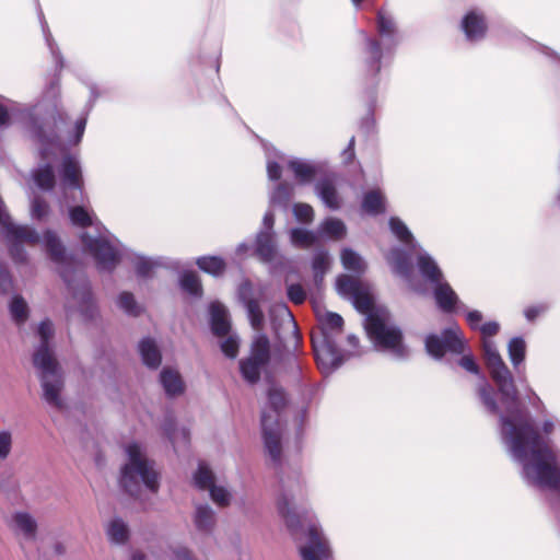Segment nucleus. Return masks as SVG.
<instances>
[{"label": "nucleus", "mask_w": 560, "mask_h": 560, "mask_svg": "<svg viewBox=\"0 0 560 560\" xmlns=\"http://www.w3.org/2000/svg\"><path fill=\"white\" fill-rule=\"evenodd\" d=\"M482 352L493 384L482 376L477 397L488 415L498 417L501 441L510 457L522 466L523 481L528 487H559L557 456L533 425L495 342L482 338Z\"/></svg>", "instance_id": "f257e3e1"}, {"label": "nucleus", "mask_w": 560, "mask_h": 560, "mask_svg": "<svg viewBox=\"0 0 560 560\" xmlns=\"http://www.w3.org/2000/svg\"><path fill=\"white\" fill-rule=\"evenodd\" d=\"M38 19L58 74L45 88L36 104L24 106L22 120L30 138L38 145L40 159L48 161L61 148L60 127L66 125L68 119L67 114L60 107L59 72L65 67V58L50 33L40 8L38 9Z\"/></svg>", "instance_id": "f03ea898"}, {"label": "nucleus", "mask_w": 560, "mask_h": 560, "mask_svg": "<svg viewBox=\"0 0 560 560\" xmlns=\"http://www.w3.org/2000/svg\"><path fill=\"white\" fill-rule=\"evenodd\" d=\"M280 490L277 511L298 545L302 560H328L331 556L329 542L313 512L299 513L296 506L307 498V487L300 470L284 475L279 471Z\"/></svg>", "instance_id": "7ed1b4c3"}, {"label": "nucleus", "mask_w": 560, "mask_h": 560, "mask_svg": "<svg viewBox=\"0 0 560 560\" xmlns=\"http://www.w3.org/2000/svg\"><path fill=\"white\" fill-rule=\"evenodd\" d=\"M48 259L66 283L72 298L78 303V312L84 322L93 320L97 314V305L92 294L91 284L82 270L81 260L69 253L61 240L52 230H46L40 237Z\"/></svg>", "instance_id": "20e7f679"}, {"label": "nucleus", "mask_w": 560, "mask_h": 560, "mask_svg": "<svg viewBox=\"0 0 560 560\" xmlns=\"http://www.w3.org/2000/svg\"><path fill=\"white\" fill-rule=\"evenodd\" d=\"M37 335L39 343L33 352L32 361L40 382L42 398L50 408L62 410L65 401L61 394L65 387V378L50 347V339L54 335L52 323L49 319H43L38 324Z\"/></svg>", "instance_id": "39448f33"}, {"label": "nucleus", "mask_w": 560, "mask_h": 560, "mask_svg": "<svg viewBox=\"0 0 560 560\" xmlns=\"http://www.w3.org/2000/svg\"><path fill=\"white\" fill-rule=\"evenodd\" d=\"M376 35L361 31L363 43L361 48L362 73L375 81L383 68L384 60L392 57L399 44V31L395 18L385 9L376 13Z\"/></svg>", "instance_id": "423d86ee"}, {"label": "nucleus", "mask_w": 560, "mask_h": 560, "mask_svg": "<svg viewBox=\"0 0 560 560\" xmlns=\"http://www.w3.org/2000/svg\"><path fill=\"white\" fill-rule=\"evenodd\" d=\"M267 409L260 417L264 448L270 464L277 470L282 469V424L280 415L287 408L289 398L285 389L270 382L267 388Z\"/></svg>", "instance_id": "0eeeda50"}, {"label": "nucleus", "mask_w": 560, "mask_h": 560, "mask_svg": "<svg viewBox=\"0 0 560 560\" xmlns=\"http://www.w3.org/2000/svg\"><path fill=\"white\" fill-rule=\"evenodd\" d=\"M319 336H312V345L318 368L324 374H330L346 360L354 355L342 352L337 345V337L342 334L343 318L338 313L326 312L319 316Z\"/></svg>", "instance_id": "6e6552de"}, {"label": "nucleus", "mask_w": 560, "mask_h": 560, "mask_svg": "<svg viewBox=\"0 0 560 560\" xmlns=\"http://www.w3.org/2000/svg\"><path fill=\"white\" fill-rule=\"evenodd\" d=\"M128 460L120 468L119 486L130 497H138L143 485L151 492L159 490V475L154 469V462L147 458L141 446L132 442L125 448Z\"/></svg>", "instance_id": "1a4fd4ad"}, {"label": "nucleus", "mask_w": 560, "mask_h": 560, "mask_svg": "<svg viewBox=\"0 0 560 560\" xmlns=\"http://www.w3.org/2000/svg\"><path fill=\"white\" fill-rule=\"evenodd\" d=\"M387 312H372L364 319L366 335L378 351L390 353L398 361H406L410 357V349L404 342L400 327L388 324Z\"/></svg>", "instance_id": "9d476101"}, {"label": "nucleus", "mask_w": 560, "mask_h": 560, "mask_svg": "<svg viewBox=\"0 0 560 560\" xmlns=\"http://www.w3.org/2000/svg\"><path fill=\"white\" fill-rule=\"evenodd\" d=\"M427 354L435 361H444L450 368H454V362L446 358V354H463L468 349L467 340L458 326L454 323L440 332H430L423 340Z\"/></svg>", "instance_id": "9b49d317"}, {"label": "nucleus", "mask_w": 560, "mask_h": 560, "mask_svg": "<svg viewBox=\"0 0 560 560\" xmlns=\"http://www.w3.org/2000/svg\"><path fill=\"white\" fill-rule=\"evenodd\" d=\"M270 359L271 346L268 336L264 332L256 334L250 342L248 357L241 359L238 362L242 378L249 385L257 384Z\"/></svg>", "instance_id": "f8f14e48"}, {"label": "nucleus", "mask_w": 560, "mask_h": 560, "mask_svg": "<svg viewBox=\"0 0 560 560\" xmlns=\"http://www.w3.org/2000/svg\"><path fill=\"white\" fill-rule=\"evenodd\" d=\"M82 243L95 260L97 270L113 272L121 260V249L118 240L104 235L92 236L83 233Z\"/></svg>", "instance_id": "ddd939ff"}, {"label": "nucleus", "mask_w": 560, "mask_h": 560, "mask_svg": "<svg viewBox=\"0 0 560 560\" xmlns=\"http://www.w3.org/2000/svg\"><path fill=\"white\" fill-rule=\"evenodd\" d=\"M275 236V233L258 231L255 238V254L260 261L270 265V273H276L284 260V257L278 253Z\"/></svg>", "instance_id": "4468645a"}, {"label": "nucleus", "mask_w": 560, "mask_h": 560, "mask_svg": "<svg viewBox=\"0 0 560 560\" xmlns=\"http://www.w3.org/2000/svg\"><path fill=\"white\" fill-rule=\"evenodd\" d=\"M60 177V186L63 192L69 189L78 190L81 199L83 198V176L80 161L71 155L66 154L62 158L58 170Z\"/></svg>", "instance_id": "2eb2a0df"}, {"label": "nucleus", "mask_w": 560, "mask_h": 560, "mask_svg": "<svg viewBox=\"0 0 560 560\" xmlns=\"http://www.w3.org/2000/svg\"><path fill=\"white\" fill-rule=\"evenodd\" d=\"M386 260L394 275L406 281L415 292H422L418 287L412 284V262L409 250L399 246L393 247L388 252Z\"/></svg>", "instance_id": "dca6fc26"}, {"label": "nucleus", "mask_w": 560, "mask_h": 560, "mask_svg": "<svg viewBox=\"0 0 560 560\" xmlns=\"http://www.w3.org/2000/svg\"><path fill=\"white\" fill-rule=\"evenodd\" d=\"M460 30L465 39L469 43H479L486 38L488 23L483 12L479 10H469L460 20Z\"/></svg>", "instance_id": "f3484780"}, {"label": "nucleus", "mask_w": 560, "mask_h": 560, "mask_svg": "<svg viewBox=\"0 0 560 560\" xmlns=\"http://www.w3.org/2000/svg\"><path fill=\"white\" fill-rule=\"evenodd\" d=\"M288 167L293 173L298 184L304 186L312 184L317 176L323 174L325 163L293 158L288 162Z\"/></svg>", "instance_id": "a211bd4d"}, {"label": "nucleus", "mask_w": 560, "mask_h": 560, "mask_svg": "<svg viewBox=\"0 0 560 560\" xmlns=\"http://www.w3.org/2000/svg\"><path fill=\"white\" fill-rule=\"evenodd\" d=\"M416 266L421 278L431 287L444 280L442 269L436 260L421 246L417 250Z\"/></svg>", "instance_id": "6ab92c4d"}, {"label": "nucleus", "mask_w": 560, "mask_h": 560, "mask_svg": "<svg viewBox=\"0 0 560 560\" xmlns=\"http://www.w3.org/2000/svg\"><path fill=\"white\" fill-rule=\"evenodd\" d=\"M84 84L90 91V96L84 107V115L75 120L72 131L67 135V142L69 144H78L82 140L86 127L88 115L94 107L97 98L101 96L98 88L94 82L84 81Z\"/></svg>", "instance_id": "aec40b11"}, {"label": "nucleus", "mask_w": 560, "mask_h": 560, "mask_svg": "<svg viewBox=\"0 0 560 560\" xmlns=\"http://www.w3.org/2000/svg\"><path fill=\"white\" fill-rule=\"evenodd\" d=\"M365 81V101H366V114L361 119L360 128L365 131L366 133H370L375 128V118H374V110L376 106V100H377V86L380 83V77L377 75L375 78V81L368 77L363 75Z\"/></svg>", "instance_id": "412c9836"}, {"label": "nucleus", "mask_w": 560, "mask_h": 560, "mask_svg": "<svg viewBox=\"0 0 560 560\" xmlns=\"http://www.w3.org/2000/svg\"><path fill=\"white\" fill-rule=\"evenodd\" d=\"M209 325L212 334L218 337L229 335L231 319L228 308L220 302L213 301L208 306Z\"/></svg>", "instance_id": "4be33fe9"}, {"label": "nucleus", "mask_w": 560, "mask_h": 560, "mask_svg": "<svg viewBox=\"0 0 560 560\" xmlns=\"http://www.w3.org/2000/svg\"><path fill=\"white\" fill-rule=\"evenodd\" d=\"M432 294L436 306L443 313H453L460 305L457 293L452 289L446 279L432 287Z\"/></svg>", "instance_id": "5701e85b"}, {"label": "nucleus", "mask_w": 560, "mask_h": 560, "mask_svg": "<svg viewBox=\"0 0 560 560\" xmlns=\"http://www.w3.org/2000/svg\"><path fill=\"white\" fill-rule=\"evenodd\" d=\"M142 364L152 371L158 370L162 364V351L152 337H143L137 346Z\"/></svg>", "instance_id": "b1692460"}, {"label": "nucleus", "mask_w": 560, "mask_h": 560, "mask_svg": "<svg viewBox=\"0 0 560 560\" xmlns=\"http://www.w3.org/2000/svg\"><path fill=\"white\" fill-rule=\"evenodd\" d=\"M192 523L199 534L210 536L217 524V513L208 503H198L195 505Z\"/></svg>", "instance_id": "393cba45"}, {"label": "nucleus", "mask_w": 560, "mask_h": 560, "mask_svg": "<svg viewBox=\"0 0 560 560\" xmlns=\"http://www.w3.org/2000/svg\"><path fill=\"white\" fill-rule=\"evenodd\" d=\"M159 382L168 398L178 397L185 392V383L175 369L163 368L159 374Z\"/></svg>", "instance_id": "a878e982"}, {"label": "nucleus", "mask_w": 560, "mask_h": 560, "mask_svg": "<svg viewBox=\"0 0 560 560\" xmlns=\"http://www.w3.org/2000/svg\"><path fill=\"white\" fill-rule=\"evenodd\" d=\"M316 196L330 210H338L341 206L340 197L331 178L322 177L314 186Z\"/></svg>", "instance_id": "bb28decb"}, {"label": "nucleus", "mask_w": 560, "mask_h": 560, "mask_svg": "<svg viewBox=\"0 0 560 560\" xmlns=\"http://www.w3.org/2000/svg\"><path fill=\"white\" fill-rule=\"evenodd\" d=\"M130 261L133 265L136 275L138 278L148 279L152 277V272L155 268L167 267L172 268L174 265H166L162 257L151 258L141 254H132Z\"/></svg>", "instance_id": "cd10ccee"}, {"label": "nucleus", "mask_w": 560, "mask_h": 560, "mask_svg": "<svg viewBox=\"0 0 560 560\" xmlns=\"http://www.w3.org/2000/svg\"><path fill=\"white\" fill-rule=\"evenodd\" d=\"M362 210L369 215L376 217L386 211V199L380 189H371L363 194L361 200Z\"/></svg>", "instance_id": "c85d7f7f"}, {"label": "nucleus", "mask_w": 560, "mask_h": 560, "mask_svg": "<svg viewBox=\"0 0 560 560\" xmlns=\"http://www.w3.org/2000/svg\"><path fill=\"white\" fill-rule=\"evenodd\" d=\"M294 187L289 183H279L269 191L270 208H278L284 212L289 210Z\"/></svg>", "instance_id": "c756f323"}, {"label": "nucleus", "mask_w": 560, "mask_h": 560, "mask_svg": "<svg viewBox=\"0 0 560 560\" xmlns=\"http://www.w3.org/2000/svg\"><path fill=\"white\" fill-rule=\"evenodd\" d=\"M32 178L35 185L43 191H52L56 186L54 166L46 162L32 171Z\"/></svg>", "instance_id": "7c9ffc66"}, {"label": "nucleus", "mask_w": 560, "mask_h": 560, "mask_svg": "<svg viewBox=\"0 0 560 560\" xmlns=\"http://www.w3.org/2000/svg\"><path fill=\"white\" fill-rule=\"evenodd\" d=\"M388 228L397 240L406 244L409 250L413 252L420 248V244L415 240L407 224L398 217H390Z\"/></svg>", "instance_id": "2f4dec72"}, {"label": "nucleus", "mask_w": 560, "mask_h": 560, "mask_svg": "<svg viewBox=\"0 0 560 560\" xmlns=\"http://www.w3.org/2000/svg\"><path fill=\"white\" fill-rule=\"evenodd\" d=\"M527 345L522 336H515L508 342V355L513 369L521 373V365L526 358Z\"/></svg>", "instance_id": "473e14b6"}, {"label": "nucleus", "mask_w": 560, "mask_h": 560, "mask_svg": "<svg viewBox=\"0 0 560 560\" xmlns=\"http://www.w3.org/2000/svg\"><path fill=\"white\" fill-rule=\"evenodd\" d=\"M14 528L23 534L26 539H35L37 533V522L27 512H15L12 514Z\"/></svg>", "instance_id": "72a5a7b5"}, {"label": "nucleus", "mask_w": 560, "mask_h": 560, "mask_svg": "<svg viewBox=\"0 0 560 560\" xmlns=\"http://www.w3.org/2000/svg\"><path fill=\"white\" fill-rule=\"evenodd\" d=\"M318 236H327L335 240H341L347 234V226L340 219L326 218L318 226Z\"/></svg>", "instance_id": "f704fd0d"}, {"label": "nucleus", "mask_w": 560, "mask_h": 560, "mask_svg": "<svg viewBox=\"0 0 560 560\" xmlns=\"http://www.w3.org/2000/svg\"><path fill=\"white\" fill-rule=\"evenodd\" d=\"M196 265L201 271L212 277L222 276L226 268L224 259L220 256H200L196 259Z\"/></svg>", "instance_id": "c9c22d12"}, {"label": "nucleus", "mask_w": 560, "mask_h": 560, "mask_svg": "<svg viewBox=\"0 0 560 560\" xmlns=\"http://www.w3.org/2000/svg\"><path fill=\"white\" fill-rule=\"evenodd\" d=\"M179 287L195 299H201L203 289L199 277L192 271H184L179 276Z\"/></svg>", "instance_id": "e433bc0d"}, {"label": "nucleus", "mask_w": 560, "mask_h": 560, "mask_svg": "<svg viewBox=\"0 0 560 560\" xmlns=\"http://www.w3.org/2000/svg\"><path fill=\"white\" fill-rule=\"evenodd\" d=\"M106 532L113 544L125 545L129 539V527L120 517H114Z\"/></svg>", "instance_id": "4c0bfd02"}, {"label": "nucleus", "mask_w": 560, "mask_h": 560, "mask_svg": "<svg viewBox=\"0 0 560 560\" xmlns=\"http://www.w3.org/2000/svg\"><path fill=\"white\" fill-rule=\"evenodd\" d=\"M116 304L127 316L138 317L144 308L137 302L135 295L131 292L122 291L118 294Z\"/></svg>", "instance_id": "58836bf2"}, {"label": "nucleus", "mask_w": 560, "mask_h": 560, "mask_svg": "<svg viewBox=\"0 0 560 560\" xmlns=\"http://www.w3.org/2000/svg\"><path fill=\"white\" fill-rule=\"evenodd\" d=\"M4 97L0 95V133L7 131L13 125L14 115H19L21 119L24 116V106L19 107L13 102H10L11 106H8L2 103Z\"/></svg>", "instance_id": "ea45409f"}, {"label": "nucleus", "mask_w": 560, "mask_h": 560, "mask_svg": "<svg viewBox=\"0 0 560 560\" xmlns=\"http://www.w3.org/2000/svg\"><path fill=\"white\" fill-rule=\"evenodd\" d=\"M341 264L346 270L352 271L357 275H362L365 271V262L362 257L351 248H343L340 255Z\"/></svg>", "instance_id": "a19ab883"}, {"label": "nucleus", "mask_w": 560, "mask_h": 560, "mask_svg": "<svg viewBox=\"0 0 560 560\" xmlns=\"http://www.w3.org/2000/svg\"><path fill=\"white\" fill-rule=\"evenodd\" d=\"M318 231H310L302 228H293L290 231L291 243L296 247H310L318 242Z\"/></svg>", "instance_id": "79ce46f5"}, {"label": "nucleus", "mask_w": 560, "mask_h": 560, "mask_svg": "<svg viewBox=\"0 0 560 560\" xmlns=\"http://www.w3.org/2000/svg\"><path fill=\"white\" fill-rule=\"evenodd\" d=\"M194 486L198 490H208L214 485V475L211 468L203 462L198 464L196 471L192 475Z\"/></svg>", "instance_id": "37998d69"}, {"label": "nucleus", "mask_w": 560, "mask_h": 560, "mask_svg": "<svg viewBox=\"0 0 560 560\" xmlns=\"http://www.w3.org/2000/svg\"><path fill=\"white\" fill-rule=\"evenodd\" d=\"M351 300L355 310L364 314L365 317L372 312H385V310L373 306L372 299L362 288L351 296Z\"/></svg>", "instance_id": "c03bdc74"}, {"label": "nucleus", "mask_w": 560, "mask_h": 560, "mask_svg": "<svg viewBox=\"0 0 560 560\" xmlns=\"http://www.w3.org/2000/svg\"><path fill=\"white\" fill-rule=\"evenodd\" d=\"M246 311L248 322L253 329L260 331L265 323V314L257 300L247 301L243 306Z\"/></svg>", "instance_id": "a18cd8bd"}, {"label": "nucleus", "mask_w": 560, "mask_h": 560, "mask_svg": "<svg viewBox=\"0 0 560 560\" xmlns=\"http://www.w3.org/2000/svg\"><path fill=\"white\" fill-rule=\"evenodd\" d=\"M9 311L12 319L16 324H23L28 317V306L21 295L12 296L9 304Z\"/></svg>", "instance_id": "49530a36"}, {"label": "nucleus", "mask_w": 560, "mask_h": 560, "mask_svg": "<svg viewBox=\"0 0 560 560\" xmlns=\"http://www.w3.org/2000/svg\"><path fill=\"white\" fill-rule=\"evenodd\" d=\"M360 289V282L348 275H339L336 279V290L341 296L351 298Z\"/></svg>", "instance_id": "de8ad7c7"}, {"label": "nucleus", "mask_w": 560, "mask_h": 560, "mask_svg": "<svg viewBox=\"0 0 560 560\" xmlns=\"http://www.w3.org/2000/svg\"><path fill=\"white\" fill-rule=\"evenodd\" d=\"M69 219L71 223L79 228L92 225V217L83 206H73L69 208Z\"/></svg>", "instance_id": "09e8293b"}, {"label": "nucleus", "mask_w": 560, "mask_h": 560, "mask_svg": "<svg viewBox=\"0 0 560 560\" xmlns=\"http://www.w3.org/2000/svg\"><path fill=\"white\" fill-rule=\"evenodd\" d=\"M329 268V255L325 249H318L315 252L312 258V270L313 276L318 278L324 277Z\"/></svg>", "instance_id": "8fccbe9b"}, {"label": "nucleus", "mask_w": 560, "mask_h": 560, "mask_svg": "<svg viewBox=\"0 0 560 560\" xmlns=\"http://www.w3.org/2000/svg\"><path fill=\"white\" fill-rule=\"evenodd\" d=\"M458 357L459 359L456 361L457 365H459L466 372L479 376L481 382L483 375L481 374L480 366L477 363L475 357L469 351V348L463 354H458Z\"/></svg>", "instance_id": "3c124183"}, {"label": "nucleus", "mask_w": 560, "mask_h": 560, "mask_svg": "<svg viewBox=\"0 0 560 560\" xmlns=\"http://www.w3.org/2000/svg\"><path fill=\"white\" fill-rule=\"evenodd\" d=\"M49 213V205L47 201L39 197L35 196L31 202V217L33 220L43 221Z\"/></svg>", "instance_id": "603ef678"}, {"label": "nucleus", "mask_w": 560, "mask_h": 560, "mask_svg": "<svg viewBox=\"0 0 560 560\" xmlns=\"http://www.w3.org/2000/svg\"><path fill=\"white\" fill-rule=\"evenodd\" d=\"M220 349L222 353L229 359H235L238 354L240 350V338L237 335L228 336L220 343Z\"/></svg>", "instance_id": "864d4df0"}, {"label": "nucleus", "mask_w": 560, "mask_h": 560, "mask_svg": "<svg viewBox=\"0 0 560 560\" xmlns=\"http://www.w3.org/2000/svg\"><path fill=\"white\" fill-rule=\"evenodd\" d=\"M210 499L220 506H226L231 501V493L222 486L215 483L209 489Z\"/></svg>", "instance_id": "5fc2aeb1"}, {"label": "nucleus", "mask_w": 560, "mask_h": 560, "mask_svg": "<svg viewBox=\"0 0 560 560\" xmlns=\"http://www.w3.org/2000/svg\"><path fill=\"white\" fill-rule=\"evenodd\" d=\"M287 298L295 305H301L306 301L307 293L300 283L287 284Z\"/></svg>", "instance_id": "6e6d98bb"}, {"label": "nucleus", "mask_w": 560, "mask_h": 560, "mask_svg": "<svg viewBox=\"0 0 560 560\" xmlns=\"http://www.w3.org/2000/svg\"><path fill=\"white\" fill-rule=\"evenodd\" d=\"M294 218L302 223H310L314 218V210L308 203L296 202L292 208Z\"/></svg>", "instance_id": "4d7b16f0"}, {"label": "nucleus", "mask_w": 560, "mask_h": 560, "mask_svg": "<svg viewBox=\"0 0 560 560\" xmlns=\"http://www.w3.org/2000/svg\"><path fill=\"white\" fill-rule=\"evenodd\" d=\"M162 430L164 435L167 438V440L173 445L174 450L176 448L177 444V431H176V420L172 413H167L164 417L163 423H162Z\"/></svg>", "instance_id": "13d9d810"}, {"label": "nucleus", "mask_w": 560, "mask_h": 560, "mask_svg": "<svg viewBox=\"0 0 560 560\" xmlns=\"http://www.w3.org/2000/svg\"><path fill=\"white\" fill-rule=\"evenodd\" d=\"M13 289V279L4 264L0 262V295L8 294Z\"/></svg>", "instance_id": "bf43d9fd"}, {"label": "nucleus", "mask_w": 560, "mask_h": 560, "mask_svg": "<svg viewBox=\"0 0 560 560\" xmlns=\"http://www.w3.org/2000/svg\"><path fill=\"white\" fill-rule=\"evenodd\" d=\"M459 308L466 312V320L469 327L474 330L479 329L482 320L481 312L477 310H467V306L464 304H460Z\"/></svg>", "instance_id": "052dcab7"}, {"label": "nucleus", "mask_w": 560, "mask_h": 560, "mask_svg": "<svg viewBox=\"0 0 560 560\" xmlns=\"http://www.w3.org/2000/svg\"><path fill=\"white\" fill-rule=\"evenodd\" d=\"M12 447V434L8 430L0 431V459H5Z\"/></svg>", "instance_id": "680f3d73"}, {"label": "nucleus", "mask_w": 560, "mask_h": 560, "mask_svg": "<svg viewBox=\"0 0 560 560\" xmlns=\"http://www.w3.org/2000/svg\"><path fill=\"white\" fill-rule=\"evenodd\" d=\"M252 294H253V288H252V283L248 280L242 282L238 285L237 300L243 306L246 305L247 301L256 300L252 296Z\"/></svg>", "instance_id": "e2e57ef3"}, {"label": "nucleus", "mask_w": 560, "mask_h": 560, "mask_svg": "<svg viewBox=\"0 0 560 560\" xmlns=\"http://www.w3.org/2000/svg\"><path fill=\"white\" fill-rule=\"evenodd\" d=\"M548 310L547 304L540 303L526 307L524 310V316L527 322H535L539 316L545 314Z\"/></svg>", "instance_id": "0e129e2a"}, {"label": "nucleus", "mask_w": 560, "mask_h": 560, "mask_svg": "<svg viewBox=\"0 0 560 560\" xmlns=\"http://www.w3.org/2000/svg\"><path fill=\"white\" fill-rule=\"evenodd\" d=\"M287 372L290 373L295 380L301 377L302 366L296 355L291 354L285 360Z\"/></svg>", "instance_id": "69168bd1"}, {"label": "nucleus", "mask_w": 560, "mask_h": 560, "mask_svg": "<svg viewBox=\"0 0 560 560\" xmlns=\"http://www.w3.org/2000/svg\"><path fill=\"white\" fill-rule=\"evenodd\" d=\"M540 490H550L553 495L550 498V504L557 517L560 520V483L559 487H536Z\"/></svg>", "instance_id": "338daca9"}, {"label": "nucleus", "mask_w": 560, "mask_h": 560, "mask_svg": "<svg viewBox=\"0 0 560 560\" xmlns=\"http://www.w3.org/2000/svg\"><path fill=\"white\" fill-rule=\"evenodd\" d=\"M171 560H197L192 551L184 546L172 549Z\"/></svg>", "instance_id": "774afa93"}]
</instances>
